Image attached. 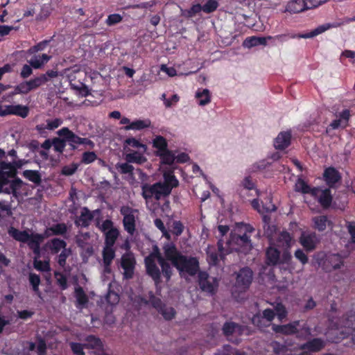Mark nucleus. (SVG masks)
Wrapping results in <instances>:
<instances>
[{"label":"nucleus","mask_w":355,"mask_h":355,"mask_svg":"<svg viewBox=\"0 0 355 355\" xmlns=\"http://www.w3.org/2000/svg\"><path fill=\"white\" fill-rule=\"evenodd\" d=\"M166 259L181 273H186L191 277L200 272V263L196 257L184 255L176 245L171 242L163 246Z\"/></svg>","instance_id":"obj_1"},{"label":"nucleus","mask_w":355,"mask_h":355,"mask_svg":"<svg viewBox=\"0 0 355 355\" xmlns=\"http://www.w3.org/2000/svg\"><path fill=\"white\" fill-rule=\"evenodd\" d=\"M318 264L325 272L340 269L344 265V260L338 253L324 254L317 260Z\"/></svg>","instance_id":"obj_2"},{"label":"nucleus","mask_w":355,"mask_h":355,"mask_svg":"<svg viewBox=\"0 0 355 355\" xmlns=\"http://www.w3.org/2000/svg\"><path fill=\"white\" fill-rule=\"evenodd\" d=\"M142 196L148 200L154 197L159 200L162 196H167L168 188L161 184V182H156L152 185L144 184L141 186Z\"/></svg>","instance_id":"obj_3"},{"label":"nucleus","mask_w":355,"mask_h":355,"mask_svg":"<svg viewBox=\"0 0 355 355\" xmlns=\"http://www.w3.org/2000/svg\"><path fill=\"white\" fill-rule=\"evenodd\" d=\"M100 230L103 232L105 236V245H114L120 232L114 226V223L110 219L105 220L99 227Z\"/></svg>","instance_id":"obj_4"},{"label":"nucleus","mask_w":355,"mask_h":355,"mask_svg":"<svg viewBox=\"0 0 355 355\" xmlns=\"http://www.w3.org/2000/svg\"><path fill=\"white\" fill-rule=\"evenodd\" d=\"M121 214L123 215V225L124 230L130 235H133L136 230V216L137 209L130 207H122Z\"/></svg>","instance_id":"obj_5"},{"label":"nucleus","mask_w":355,"mask_h":355,"mask_svg":"<svg viewBox=\"0 0 355 355\" xmlns=\"http://www.w3.org/2000/svg\"><path fill=\"white\" fill-rule=\"evenodd\" d=\"M253 272L249 267L241 268L236 273L235 287L241 292L248 290L252 284Z\"/></svg>","instance_id":"obj_6"},{"label":"nucleus","mask_w":355,"mask_h":355,"mask_svg":"<svg viewBox=\"0 0 355 355\" xmlns=\"http://www.w3.org/2000/svg\"><path fill=\"white\" fill-rule=\"evenodd\" d=\"M198 284L200 289L205 293L214 295L216 293L218 282L215 278L211 281L206 272H200L198 274Z\"/></svg>","instance_id":"obj_7"},{"label":"nucleus","mask_w":355,"mask_h":355,"mask_svg":"<svg viewBox=\"0 0 355 355\" xmlns=\"http://www.w3.org/2000/svg\"><path fill=\"white\" fill-rule=\"evenodd\" d=\"M136 265L135 258L132 253H125L121 259V266L123 269V278L125 279H132Z\"/></svg>","instance_id":"obj_8"},{"label":"nucleus","mask_w":355,"mask_h":355,"mask_svg":"<svg viewBox=\"0 0 355 355\" xmlns=\"http://www.w3.org/2000/svg\"><path fill=\"white\" fill-rule=\"evenodd\" d=\"M338 119L333 120L327 128V132L329 130H336L338 128L345 129L349 126V122L351 117L350 111L348 109H345L337 115Z\"/></svg>","instance_id":"obj_9"},{"label":"nucleus","mask_w":355,"mask_h":355,"mask_svg":"<svg viewBox=\"0 0 355 355\" xmlns=\"http://www.w3.org/2000/svg\"><path fill=\"white\" fill-rule=\"evenodd\" d=\"M29 113L28 107L16 105H6L4 108L0 105V116H5L7 115L12 114L26 118Z\"/></svg>","instance_id":"obj_10"},{"label":"nucleus","mask_w":355,"mask_h":355,"mask_svg":"<svg viewBox=\"0 0 355 355\" xmlns=\"http://www.w3.org/2000/svg\"><path fill=\"white\" fill-rule=\"evenodd\" d=\"M323 178L329 188H335L336 184L341 181L342 176L336 168L329 166L324 169Z\"/></svg>","instance_id":"obj_11"},{"label":"nucleus","mask_w":355,"mask_h":355,"mask_svg":"<svg viewBox=\"0 0 355 355\" xmlns=\"http://www.w3.org/2000/svg\"><path fill=\"white\" fill-rule=\"evenodd\" d=\"M299 242L306 251L310 252L315 249L318 239L315 232H303L300 236Z\"/></svg>","instance_id":"obj_12"},{"label":"nucleus","mask_w":355,"mask_h":355,"mask_svg":"<svg viewBox=\"0 0 355 355\" xmlns=\"http://www.w3.org/2000/svg\"><path fill=\"white\" fill-rule=\"evenodd\" d=\"M144 262L148 275L153 279L155 285L160 284L162 282L161 271L156 265L155 260H153L150 257H146Z\"/></svg>","instance_id":"obj_13"},{"label":"nucleus","mask_w":355,"mask_h":355,"mask_svg":"<svg viewBox=\"0 0 355 355\" xmlns=\"http://www.w3.org/2000/svg\"><path fill=\"white\" fill-rule=\"evenodd\" d=\"M336 329L345 328V334H349L355 329V313H347L344 314L337 324Z\"/></svg>","instance_id":"obj_14"},{"label":"nucleus","mask_w":355,"mask_h":355,"mask_svg":"<svg viewBox=\"0 0 355 355\" xmlns=\"http://www.w3.org/2000/svg\"><path fill=\"white\" fill-rule=\"evenodd\" d=\"M299 325L300 321L295 320L286 324H273L272 329L276 334L287 336L293 335L298 332L297 327Z\"/></svg>","instance_id":"obj_15"},{"label":"nucleus","mask_w":355,"mask_h":355,"mask_svg":"<svg viewBox=\"0 0 355 355\" xmlns=\"http://www.w3.org/2000/svg\"><path fill=\"white\" fill-rule=\"evenodd\" d=\"M275 317V313L274 310L271 309H266L262 313V315L260 313H256L252 318V322L254 325L258 327H263L265 326L262 322L263 319H266L268 322H271Z\"/></svg>","instance_id":"obj_16"},{"label":"nucleus","mask_w":355,"mask_h":355,"mask_svg":"<svg viewBox=\"0 0 355 355\" xmlns=\"http://www.w3.org/2000/svg\"><path fill=\"white\" fill-rule=\"evenodd\" d=\"M325 347L324 341L320 338H313L300 346L302 350H308L309 352H318Z\"/></svg>","instance_id":"obj_17"},{"label":"nucleus","mask_w":355,"mask_h":355,"mask_svg":"<svg viewBox=\"0 0 355 355\" xmlns=\"http://www.w3.org/2000/svg\"><path fill=\"white\" fill-rule=\"evenodd\" d=\"M291 133L290 131L281 132L274 141V146L277 150H284L291 144Z\"/></svg>","instance_id":"obj_18"},{"label":"nucleus","mask_w":355,"mask_h":355,"mask_svg":"<svg viewBox=\"0 0 355 355\" xmlns=\"http://www.w3.org/2000/svg\"><path fill=\"white\" fill-rule=\"evenodd\" d=\"M266 263L269 266L282 263L280 251L274 247H268L266 251Z\"/></svg>","instance_id":"obj_19"},{"label":"nucleus","mask_w":355,"mask_h":355,"mask_svg":"<svg viewBox=\"0 0 355 355\" xmlns=\"http://www.w3.org/2000/svg\"><path fill=\"white\" fill-rule=\"evenodd\" d=\"M164 182H161V184L168 188L167 194L169 195L173 188L179 185V182L175 176L173 171L168 170L164 171L163 174Z\"/></svg>","instance_id":"obj_20"},{"label":"nucleus","mask_w":355,"mask_h":355,"mask_svg":"<svg viewBox=\"0 0 355 355\" xmlns=\"http://www.w3.org/2000/svg\"><path fill=\"white\" fill-rule=\"evenodd\" d=\"M94 215L90 210L85 207L83 208L80 216L75 220V225L78 227H87L93 220Z\"/></svg>","instance_id":"obj_21"},{"label":"nucleus","mask_w":355,"mask_h":355,"mask_svg":"<svg viewBox=\"0 0 355 355\" xmlns=\"http://www.w3.org/2000/svg\"><path fill=\"white\" fill-rule=\"evenodd\" d=\"M51 59V55L43 53L42 55H34L28 60V63L33 69H42Z\"/></svg>","instance_id":"obj_22"},{"label":"nucleus","mask_w":355,"mask_h":355,"mask_svg":"<svg viewBox=\"0 0 355 355\" xmlns=\"http://www.w3.org/2000/svg\"><path fill=\"white\" fill-rule=\"evenodd\" d=\"M57 134L61 137H64L67 142H71L73 144L80 145V137L76 135L73 131L67 127L60 129Z\"/></svg>","instance_id":"obj_23"},{"label":"nucleus","mask_w":355,"mask_h":355,"mask_svg":"<svg viewBox=\"0 0 355 355\" xmlns=\"http://www.w3.org/2000/svg\"><path fill=\"white\" fill-rule=\"evenodd\" d=\"M46 246L50 250L51 254H58L62 249L67 247V243L59 238H54L46 243Z\"/></svg>","instance_id":"obj_24"},{"label":"nucleus","mask_w":355,"mask_h":355,"mask_svg":"<svg viewBox=\"0 0 355 355\" xmlns=\"http://www.w3.org/2000/svg\"><path fill=\"white\" fill-rule=\"evenodd\" d=\"M85 348L103 351V344L101 340L94 335L87 336L85 339Z\"/></svg>","instance_id":"obj_25"},{"label":"nucleus","mask_w":355,"mask_h":355,"mask_svg":"<svg viewBox=\"0 0 355 355\" xmlns=\"http://www.w3.org/2000/svg\"><path fill=\"white\" fill-rule=\"evenodd\" d=\"M8 234L12 236L15 240L26 243L28 241L31 234L26 231H20L13 227L8 229Z\"/></svg>","instance_id":"obj_26"},{"label":"nucleus","mask_w":355,"mask_h":355,"mask_svg":"<svg viewBox=\"0 0 355 355\" xmlns=\"http://www.w3.org/2000/svg\"><path fill=\"white\" fill-rule=\"evenodd\" d=\"M232 240L243 248V251H249L252 248L250 236L246 232L243 235L234 236Z\"/></svg>","instance_id":"obj_27"},{"label":"nucleus","mask_w":355,"mask_h":355,"mask_svg":"<svg viewBox=\"0 0 355 355\" xmlns=\"http://www.w3.org/2000/svg\"><path fill=\"white\" fill-rule=\"evenodd\" d=\"M305 0H294L288 3L286 11L290 13H299L306 10Z\"/></svg>","instance_id":"obj_28"},{"label":"nucleus","mask_w":355,"mask_h":355,"mask_svg":"<svg viewBox=\"0 0 355 355\" xmlns=\"http://www.w3.org/2000/svg\"><path fill=\"white\" fill-rule=\"evenodd\" d=\"M114 257L115 250L114 246L105 245L103 250V260L105 268L110 267Z\"/></svg>","instance_id":"obj_29"},{"label":"nucleus","mask_w":355,"mask_h":355,"mask_svg":"<svg viewBox=\"0 0 355 355\" xmlns=\"http://www.w3.org/2000/svg\"><path fill=\"white\" fill-rule=\"evenodd\" d=\"M313 227L319 232H323L326 230L327 225H331L332 223L328 220L327 216H318L312 219Z\"/></svg>","instance_id":"obj_30"},{"label":"nucleus","mask_w":355,"mask_h":355,"mask_svg":"<svg viewBox=\"0 0 355 355\" xmlns=\"http://www.w3.org/2000/svg\"><path fill=\"white\" fill-rule=\"evenodd\" d=\"M151 125V122L149 119L145 120H136L132 121L128 125H125L123 128L125 130H141L145 128H150Z\"/></svg>","instance_id":"obj_31"},{"label":"nucleus","mask_w":355,"mask_h":355,"mask_svg":"<svg viewBox=\"0 0 355 355\" xmlns=\"http://www.w3.org/2000/svg\"><path fill=\"white\" fill-rule=\"evenodd\" d=\"M271 39V37H250L245 40L244 45L248 47H253L259 45H266L267 40Z\"/></svg>","instance_id":"obj_32"},{"label":"nucleus","mask_w":355,"mask_h":355,"mask_svg":"<svg viewBox=\"0 0 355 355\" xmlns=\"http://www.w3.org/2000/svg\"><path fill=\"white\" fill-rule=\"evenodd\" d=\"M49 78L46 77V75H40L38 77L31 79L26 81L29 92L35 89L41 85L45 84L49 81Z\"/></svg>","instance_id":"obj_33"},{"label":"nucleus","mask_w":355,"mask_h":355,"mask_svg":"<svg viewBox=\"0 0 355 355\" xmlns=\"http://www.w3.org/2000/svg\"><path fill=\"white\" fill-rule=\"evenodd\" d=\"M49 78L46 77V75H40L38 77L31 79L26 81L29 92L35 89L41 85L45 84L49 81Z\"/></svg>","instance_id":"obj_34"},{"label":"nucleus","mask_w":355,"mask_h":355,"mask_svg":"<svg viewBox=\"0 0 355 355\" xmlns=\"http://www.w3.org/2000/svg\"><path fill=\"white\" fill-rule=\"evenodd\" d=\"M318 202L321 206L324 208H329L332 202V196L329 189H325L322 191V193L318 198Z\"/></svg>","instance_id":"obj_35"},{"label":"nucleus","mask_w":355,"mask_h":355,"mask_svg":"<svg viewBox=\"0 0 355 355\" xmlns=\"http://www.w3.org/2000/svg\"><path fill=\"white\" fill-rule=\"evenodd\" d=\"M156 155L160 158L161 162L164 164L172 165L175 160V154L168 149L159 153H156Z\"/></svg>","instance_id":"obj_36"},{"label":"nucleus","mask_w":355,"mask_h":355,"mask_svg":"<svg viewBox=\"0 0 355 355\" xmlns=\"http://www.w3.org/2000/svg\"><path fill=\"white\" fill-rule=\"evenodd\" d=\"M74 293L77 302V307L79 306H85L87 304L89 301L88 297L81 286H78L76 287Z\"/></svg>","instance_id":"obj_37"},{"label":"nucleus","mask_w":355,"mask_h":355,"mask_svg":"<svg viewBox=\"0 0 355 355\" xmlns=\"http://www.w3.org/2000/svg\"><path fill=\"white\" fill-rule=\"evenodd\" d=\"M152 143L153 147L157 150L156 153H159L168 149V142L166 139L161 135L156 136L153 139Z\"/></svg>","instance_id":"obj_38"},{"label":"nucleus","mask_w":355,"mask_h":355,"mask_svg":"<svg viewBox=\"0 0 355 355\" xmlns=\"http://www.w3.org/2000/svg\"><path fill=\"white\" fill-rule=\"evenodd\" d=\"M23 176L33 182L34 184L39 185L42 182L41 175L37 171L35 170H25L23 171Z\"/></svg>","instance_id":"obj_39"},{"label":"nucleus","mask_w":355,"mask_h":355,"mask_svg":"<svg viewBox=\"0 0 355 355\" xmlns=\"http://www.w3.org/2000/svg\"><path fill=\"white\" fill-rule=\"evenodd\" d=\"M196 98L198 100L200 105H206L211 101V95L208 89H203L202 91L198 90L196 94Z\"/></svg>","instance_id":"obj_40"},{"label":"nucleus","mask_w":355,"mask_h":355,"mask_svg":"<svg viewBox=\"0 0 355 355\" xmlns=\"http://www.w3.org/2000/svg\"><path fill=\"white\" fill-rule=\"evenodd\" d=\"M17 175L15 167L5 171H0V183L4 186L8 184L10 181L9 178H15Z\"/></svg>","instance_id":"obj_41"},{"label":"nucleus","mask_w":355,"mask_h":355,"mask_svg":"<svg viewBox=\"0 0 355 355\" xmlns=\"http://www.w3.org/2000/svg\"><path fill=\"white\" fill-rule=\"evenodd\" d=\"M14 197L10 196L9 198L6 199L0 200V210L6 211V215L10 216L12 214V203L14 201Z\"/></svg>","instance_id":"obj_42"},{"label":"nucleus","mask_w":355,"mask_h":355,"mask_svg":"<svg viewBox=\"0 0 355 355\" xmlns=\"http://www.w3.org/2000/svg\"><path fill=\"white\" fill-rule=\"evenodd\" d=\"M168 260L166 259H161L159 263V265L161 267L162 269V273L163 276L165 277L166 282H168L171 279V275H172V268L168 263Z\"/></svg>","instance_id":"obj_43"},{"label":"nucleus","mask_w":355,"mask_h":355,"mask_svg":"<svg viewBox=\"0 0 355 355\" xmlns=\"http://www.w3.org/2000/svg\"><path fill=\"white\" fill-rule=\"evenodd\" d=\"M29 282L32 286L33 291L39 296H41V292L39 289V286L40 284L41 280L40 275L31 272L29 274Z\"/></svg>","instance_id":"obj_44"},{"label":"nucleus","mask_w":355,"mask_h":355,"mask_svg":"<svg viewBox=\"0 0 355 355\" xmlns=\"http://www.w3.org/2000/svg\"><path fill=\"white\" fill-rule=\"evenodd\" d=\"M329 28H330L329 24L321 25V26H319L318 27H317L316 28H315L314 30L311 31L309 33L301 35L300 37L302 38H305V39L311 38V37L318 35L319 34L324 33V31L328 30Z\"/></svg>","instance_id":"obj_45"},{"label":"nucleus","mask_w":355,"mask_h":355,"mask_svg":"<svg viewBox=\"0 0 355 355\" xmlns=\"http://www.w3.org/2000/svg\"><path fill=\"white\" fill-rule=\"evenodd\" d=\"M277 241L283 248H288L291 245L292 237L290 233L283 231L279 235Z\"/></svg>","instance_id":"obj_46"},{"label":"nucleus","mask_w":355,"mask_h":355,"mask_svg":"<svg viewBox=\"0 0 355 355\" xmlns=\"http://www.w3.org/2000/svg\"><path fill=\"white\" fill-rule=\"evenodd\" d=\"M43 242V237L40 234L35 233L31 234L28 241L26 242L28 248L32 249V248L40 247L41 243Z\"/></svg>","instance_id":"obj_47"},{"label":"nucleus","mask_w":355,"mask_h":355,"mask_svg":"<svg viewBox=\"0 0 355 355\" xmlns=\"http://www.w3.org/2000/svg\"><path fill=\"white\" fill-rule=\"evenodd\" d=\"M67 139L64 137H54L53 138V150L59 153H62L66 146Z\"/></svg>","instance_id":"obj_48"},{"label":"nucleus","mask_w":355,"mask_h":355,"mask_svg":"<svg viewBox=\"0 0 355 355\" xmlns=\"http://www.w3.org/2000/svg\"><path fill=\"white\" fill-rule=\"evenodd\" d=\"M51 42V40H44L39 43L36 44L35 45L31 46L28 50V53L29 54H35L39 51H44L49 44Z\"/></svg>","instance_id":"obj_49"},{"label":"nucleus","mask_w":355,"mask_h":355,"mask_svg":"<svg viewBox=\"0 0 355 355\" xmlns=\"http://www.w3.org/2000/svg\"><path fill=\"white\" fill-rule=\"evenodd\" d=\"M219 3L217 0H208L203 6H202V11L205 13H212L217 10Z\"/></svg>","instance_id":"obj_50"},{"label":"nucleus","mask_w":355,"mask_h":355,"mask_svg":"<svg viewBox=\"0 0 355 355\" xmlns=\"http://www.w3.org/2000/svg\"><path fill=\"white\" fill-rule=\"evenodd\" d=\"M49 230L55 236L63 235L67 232V227L64 223H57L49 227Z\"/></svg>","instance_id":"obj_51"},{"label":"nucleus","mask_w":355,"mask_h":355,"mask_svg":"<svg viewBox=\"0 0 355 355\" xmlns=\"http://www.w3.org/2000/svg\"><path fill=\"white\" fill-rule=\"evenodd\" d=\"M54 276L61 290H66L68 288L67 277L62 272L58 271L54 272Z\"/></svg>","instance_id":"obj_52"},{"label":"nucleus","mask_w":355,"mask_h":355,"mask_svg":"<svg viewBox=\"0 0 355 355\" xmlns=\"http://www.w3.org/2000/svg\"><path fill=\"white\" fill-rule=\"evenodd\" d=\"M237 327H239L238 324L234 322H226L223 326V333L227 337L232 336Z\"/></svg>","instance_id":"obj_53"},{"label":"nucleus","mask_w":355,"mask_h":355,"mask_svg":"<svg viewBox=\"0 0 355 355\" xmlns=\"http://www.w3.org/2000/svg\"><path fill=\"white\" fill-rule=\"evenodd\" d=\"M98 159L97 155L94 151H86L82 155L81 163L89 164Z\"/></svg>","instance_id":"obj_54"},{"label":"nucleus","mask_w":355,"mask_h":355,"mask_svg":"<svg viewBox=\"0 0 355 355\" xmlns=\"http://www.w3.org/2000/svg\"><path fill=\"white\" fill-rule=\"evenodd\" d=\"M166 320H171L176 314V311L173 307H166L165 305L158 311Z\"/></svg>","instance_id":"obj_55"},{"label":"nucleus","mask_w":355,"mask_h":355,"mask_svg":"<svg viewBox=\"0 0 355 355\" xmlns=\"http://www.w3.org/2000/svg\"><path fill=\"white\" fill-rule=\"evenodd\" d=\"M145 159L144 157L137 152L130 153L126 155V160L128 162L141 164Z\"/></svg>","instance_id":"obj_56"},{"label":"nucleus","mask_w":355,"mask_h":355,"mask_svg":"<svg viewBox=\"0 0 355 355\" xmlns=\"http://www.w3.org/2000/svg\"><path fill=\"white\" fill-rule=\"evenodd\" d=\"M275 315H277L279 320L282 322L287 316V311L285 306L282 303H278L275 307Z\"/></svg>","instance_id":"obj_57"},{"label":"nucleus","mask_w":355,"mask_h":355,"mask_svg":"<svg viewBox=\"0 0 355 355\" xmlns=\"http://www.w3.org/2000/svg\"><path fill=\"white\" fill-rule=\"evenodd\" d=\"M78 166L79 164L76 163H72L70 165H66L62 167L61 174L66 176L72 175L76 172Z\"/></svg>","instance_id":"obj_58"},{"label":"nucleus","mask_w":355,"mask_h":355,"mask_svg":"<svg viewBox=\"0 0 355 355\" xmlns=\"http://www.w3.org/2000/svg\"><path fill=\"white\" fill-rule=\"evenodd\" d=\"M71 250L69 248H64L61 253L58 255V263L61 267H64L67 263V259L71 254Z\"/></svg>","instance_id":"obj_59"},{"label":"nucleus","mask_w":355,"mask_h":355,"mask_svg":"<svg viewBox=\"0 0 355 355\" xmlns=\"http://www.w3.org/2000/svg\"><path fill=\"white\" fill-rule=\"evenodd\" d=\"M23 184L22 180L19 178H15L10 182V188L12 190V196L15 198L17 197V189L21 187Z\"/></svg>","instance_id":"obj_60"},{"label":"nucleus","mask_w":355,"mask_h":355,"mask_svg":"<svg viewBox=\"0 0 355 355\" xmlns=\"http://www.w3.org/2000/svg\"><path fill=\"white\" fill-rule=\"evenodd\" d=\"M125 144L127 146H131L135 148H143L144 150H146V146L141 143L139 140L134 137H130L125 139Z\"/></svg>","instance_id":"obj_61"},{"label":"nucleus","mask_w":355,"mask_h":355,"mask_svg":"<svg viewBox=\"0 0 355 355\" xmlns=\"http://www.w3.org/2000/svg\"><path fill=\"white\" fill-rule=\"evenodd\" d=\"M71 349L73 353L76 355H85L84 352L85 344H81L79 343H73L71 342L70 343Z\"/></svg>","instance_id":"obj_62"},{"label":"nucleus","mask_w":355,"mask_h":355,"mask_svg":"<svg viewBox=\"0 0 355 355\" xmlns=\"http://www.w3.org/2000/svg\"><path fill=\"white\" fill-rule=\"evenodd\" d=\"M220 254L216 251L207 252V260L210 265L216 266L219 263Z\"/></svg>","instance_id":"obj_63"},{"label":"nucleus","mask_w":355,"mask_h":355,"mask_svg":"<svg viewBox=\"0 0 355 355\" xmlns=\"http://www.w3.org/2000/svg\"><path fill=\"white\" fill-rule=\"evenodd\" d=\"M117 168L121 174H133L134 167L128 163L119 164L117 166Z\"/></svg>","instance_id":"obj_64"}]
</instances>
